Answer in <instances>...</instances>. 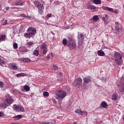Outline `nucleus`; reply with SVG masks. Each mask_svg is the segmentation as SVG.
I'll return each instance as SVG.
<instances>
[{"mask_svg": "<svg viewBox=\"0 0 124 124\" xmlns=\"http://www.w3.org/2000/svg\"><path fill=\"white\" fill-rule=\"evenodd\" d=\"M65 96H66V93L62 90L57 91L54 94V97L59 100H62Z\"/></svg>", "mask_w": 124, "mask_h": 124, "instance_id": "f257e3e1", "label": "nucleus"}, {"mask_svg": "<svg viewBox=\"0 0 124 124\" xmlns=\"http://www.w3.org/2000/svg\"><path fill=\"white\" fill-rule=\"evenodd\" d=\"M69 42L67 44V47L70 50H74L76 47V42L75 40L72 39L71 37H68Z\"/></svg>", "mask_w": 124, "mask_h": 124, "instance_id": "f03ea898", "label": "nucleus"}, {"mask_svg": "<svg viewBox=\"0 0 124 124\" xmlns=\"http://www.w3.org/2000/svg\"><path fill=\"white\" fill-rule=\"evenodd\" d=\"M115 61L118 65H121L123 63V59H122V55L119 52H116L114 54Z\"/></svg>", "mask_w": 124, "mask_h": 124, "instance_id": "7ed1b4c3", "label": "nucleus"}, {"mask_svg": "<svg viewBox=\"0 0 124 124\" xmlns=\"http://www.w3.org/2000/svg\"><path fill=\"white\" fill-rule=\"evenodd\" d=\"M34 5L35 6H36V7H37V8L38 9V11L39 13L40 14H42V13H43L44 12L43 10H44V6L43 5V4H41V3L39 1L35 0L34 1Z\"/></svg>", "mask_w": 124, "mask_h": 124, "instance_id": "20e7f679", "label": "nucleus"}, {"mask_svg": "<svg viewBox=\"0 0 124 124\" xmlns=\"http://www.w3.org/2000/svg\"><path fill=\"white\" fill-rule=\"evenodd\" d=\"M103 9L106 10V11H108V12H112V13H115V14H119V10H114V9L107 6H102Z\"/></svg>", "mask_w": 124, "mask_h": 124, "instance_id": "39448f33", "label": "nucleus"}, {"mask_svg": "<svg viewBox=\"0 0 124 124\" xmlns=\"http://www.w3.org/2000/svg\"><path fill=\"white\" fill-rule=\"evenodd\" d=\"M82 78H78L74 81V83L78 88H80L82 86Z\"/></svg>", "mask_w": 124, "mask_h": 124, "instance_id": "423d86ee", "label": "nucleus"}, {"mask_svg": "<svg viewBox=\"0 0 124 124\" xmlns=\"http://www.w3.org/2000/svg\"><path fill=\"white\" fill-rule=\"evenodd\" d=\"M41 50H42V53L44 55H46L47 52H48V49L47 46L45 44H43L40 46Z\"/></svg>", "mask_w": 124, "mask_h": 124, "instance_id": "0eeeda50", "label": "nucleus"}, {"mask_svg": "<svg viewBox=\"0 0 124 124\" xmlns=\"http://www.w3.org/2000/svg\"><path fill=\"white\" fill-rule=\"evenodd\" d=\"M5 103L7 104V106H9L11 104H12V103H13L12 98L10 96L7 97L6 100H5Z\"/></svg>", "mask_w": 124, "mask_h": 124, "instance_id": "6e6552de", "label": "nucleus"}, {"mask_svg": "<svg viewBox=\"0 0 124 124\" xmlns=\"http://www.w3.org/2000/svg\"><path fill=\"white\" fill-rule=\"evenodd\" d=\"M78 44L82 45V43H83V41H84V35L82 34H79V32H78Z\"/></svg>", "mask_w": 124, "mask_h": 124, "instance_id": "1a4fd4ad", "label": "nucleus"}, {"mask_svg": "<svg viewBox=\"0 0 124 124\" xmlns=\"http://www.w3.org/2000/svg\"><path fill=\"white\" fill-rule=\"evenodd\" d=\"M28 32L30 34L34 35L36 32V30L34 28H31L28 29Z\"/></svg>", "mask_w": 124, "mask_h": 124, "instance_id": "9d476101", "label": "nucleus"}, {"mask_svg": "<svg viewBox=\"0 0 124 124\" xmlns=\"http://www.w3.org/2000/svg\"><path fill=\"white\" fill-rule=\"evenodd\" d=\"M87 7L88 8V9H89V10H92V11H93V12H94L95 11H96L97 8H96L95 6H93L92 5H88L87 6Z\"/></svg>", "mask_w": 124, "mask_h": 124, "instance_id": "9b49d317", "label": "nucleus"}, {"mask_svg": "<svg viewBox=\"0 0 124 124\" xmlns=\"http://www.w3.org/2000/svg\"><path fill=\"white\" fill-rule=\"evenodd\" d=\"M91 82V78L89 77H85L83 78V83L88 84Z\"/></svg>", "mask_w": 124, "mask_h": 124, "instance_id": "f8f14e48", "label": "nucleus"}, {"mask_svg": "<svg viewBox=\"0 0 124 124\" xmlns=\"http://www.w3.org/2000/svg\"><path fill=\"white\" fill-rule=\"evenodd\" d=\"M119 98V96H118V94L116 93H114L112 96V100H114L116 101V100H118Z\"/></svg>", "mask_w": 124, "mask_h": 124, "instance_id": "ddd939ff", "label": "nucleus"}, {"mask_svg": "<svg viewBox=\"0 0 124 124\" xmlns=\"http://www.w3.org/2000/svg\"><path fill=\"white\" fill-rule=\"evenodd\" d=\"M109 16L107 15H105L102 17V20L104 22L105 24H107V20H108Z\"/></svg>", "mask_w": 124, "mask_h": 124, "instance_id": "4468645a", "label": "nucleus"}, {"mask_svg": "<svg viewBox=\"0 0 124 124\" xmlns=\"http://www.w3.org/2000/svg\"><path fill=\"white\" fill-rule=\"evenodd\" d=\"M20 17L22 18H27V19H29L30 20H33V19H34V18L31 17L30 16H26L25 14H21L20 15Z\"/></svg>", "mask_w": 124, "mask_h": 124, "instance_id": "2eb2a0df", "label": "nucleus"}, {"mask_svg": "<svg viewBox=\"0 0 124 124\" xmlns=\"http://www.w3.org/2000/svg\"><path fill=\"white\" fill-rule=\"evenodd\" d=\"M98 53V55L100 57H104L105 56V53H104V51L103 50H98L97 51Z\"/></svg>", "mask_w": 124, "mask_h": 124, "instance_id": "dca6fc26", "label": "nucleus"}, {"mask_svg": "<svg viewBox=\"0 0 124 124\" xmlns=\"http://www.w3.org/2000/svg\"><path fill=\"white\" fill-rule=\"evenodd\" d=\"M11 66L13 70H17L18 67H17V65L16 63H12Z\"/></svg>", "mask_w": 124, "mask_h": 124, "instance_id": "f3484780", "label": "nucleus"}, {"mask_svg": "<svg viewBox=\"0 0 124 124\" xmlns=\"http://www.w3.org/2000/svg\"><path fill=\"white\" fill-rule=\"evenodd\" d=\"M101 106L102 108H105L106 107H107L108 105L105 101H103L101 103Z\"/></svg>", "mask_w": 124, "mask_h": 124, "instance_id": "a211bd4d", "label": "nucleus"}, {"mask_svg": "<svg viewBox=\"0 0 124 124\" xmlns=\"http://www.w3.org/2000/svg\"><path fill=\"white\" fill-rule=\"evenodd\" d=\"M5 38H6V36H5V35L1 34L0 35V42H1V41H4L5 40Z\"/></svg>", "mask_w": 124, "mask_h": 124, "instance_id": "6ab92c4d", "label": "nucleus"}, {"mask_svg": "<svg viewBox=\"0 0 124 124\" xmlns=\"http://www.w3.org/2000/svg\"><path fill=\"white\" fill-rule=\"evenodd\" d=\"M16 111L18 112H24V108H23V107L18 106L16 108Z\"/></svg>", "mask_w": 124, "mask_h": 124, "instance_id": "aec40b11", "label": "nucleus"}, {"mask_svg": "<svg viewBox=\"0 0 124 124\" xmlns=\"http://www.w3.org/2000/svg\"><path fill=\"white\" fill-rule=\"evenodd\" d=\"M22 62H31V60L29 58H24L22 59Z\"/></svg>", "mask_w": 124, "mask_h": 124, "instance_id": "412c9836", "label": "nucleus"}, {"mask_svg": "<svg viewBox=\"0 0 124 124\" xmlns=\"http://www.w3.org/2000/svg\"><path fill=\"white\" fill-rule=\"evenodd\" d=\"M26 75H27V74L23 73H19L16 75V77H24V76H26Z\"/></svg>", "mask_w": 124, "mask_h": 124, "instance_id": "4be33fe9", "label": "nucleus"}, {"mask_svg": "<svg viewBox=\"0 0 124 124\" xmlns=\"http://www.w3.org/2000/svg\"><path fill=\"white\" fill-rule=\"evenodd\" d=\"M14 119H15V121L17 120H20V119H22V115H18L15 117H14Z\"/></svg>", "mask_w": 124, "mask_h": 124, "instance_id": "5701e85b", "label": "nucleus"}, {"mask_svg": "<svg viewBox=\"0 0 124 124\" xmlns=\"http://www.w3.org/2000/svg\"><path fill=\"white\" fill-rule=\"evenodd\" d=\"M93 2L94 4H101V0H93Z\"/></svg>", "mask_w": 124, "mask_h": 124, "instance_id": "b1692460", "label": "nucleus"}, {"mask_svg": "<svg viewBox=\"0 0 124 124\" xmlns=\"http://www.w3.org/2000/svg\"><path fill=\"white\" fill-rule=\"evenodd\" d=\"M75 113H77L78 115H82L83 114V111L81 109H77L75 111Z\"/></svg>", "mask_w": 124, "mask_h": 124, "instance_id": "393cba45", "label": "nucleus"}, {"mask_svg": "<svg viewBox=\"0 0 124 124\" xmlns=\"http://www.w3.org/2000/svg\"><path fill=\"white\" fill-rule=\"evenodd\" d=\"M99 19V18H98V16H94L92 17V20H93V21H98Z\"/></svg>", "mask_w": 124, "mask_h": 124, "instance_id": "a878e982", "label": "nucleus"}, {"mask_svg": "<svg viewBox=\"0 0 124 124\" xmlns=\"http://www.w3.org/2000/svg\"><path fill=\"white\" fill-rule=\"evenodd\" d=\"M0 107L1 108H6L7 106V105L5 103H1L0 105Z\"/></svg>", "mask_w": 124, "mask_h": 124, "instance_id": "bb28decb", "label": "nucleus"}, {"mask_svg": "<svg viewBox=\"0 0 124 124\" xmlns=\"http://www.w3.org/2000/svg\"><path fill=\"white\" fill-rule=\"evenodd\" d=\"M62 44L64 46H66V45H67V40L66 39H63L62 41Z\"/></svg>", "mask_w": 124, "mask_h": 124, "instance_id": "cd10ccee", "label": "nucleus"}, {"mask_svg": "<svg viewBox=\"0 0 124 124\" xmlns=\"http://www.w3.org/2000/svg\"><path fill=\"white\" fill-rule=\"evenodd\" d=\"M33 44V42H28L27 43V47H28V48H31V47Z\"/></svg>", "mask_w": 124, "mask_h": 124, "instance_id": "c85d7f7f", "label": "nucleus"}, {"mask_svg": "<svg viewBox=\"0 0 124 124\" xmlns=\"http://www.w3.org/2000/svg\"><path fill=\"white\" fill-rule=\"evenodd\" d=\"M16 5H23V2L22 1H18L15 3Z\"/></svg>", "mask_w": 124, "mask_h": 124, "instance_id": "c756f323", "label": "nucleus"}, {"mask_svg": "<svg viewBox=\"0 0 124 124\" xmlns=\"http://www.w3.org/2000/svg\"><path fill=\"white\" fill-rule=\"evenodd\" d=\"M24 89L25 91H26V92H29V91H30V87L28 85H25L24 87Z\"/></svg>", "mask_w": 124, "mask_h": 124, "instance_id": "7c9ffc66", "label": "nucleus"}, {"mask_svg": "<svg viewBox=\"0 0 124 124\" xmlns=\"http://www.w3.org/2000/svg\"><path fill=\"white\" fill-rule=\"evenodd\" d=\"M43 95L45 97H48V96L49 95V93H48L47 92H43Z\"/></svg>", "mask_w": 124, "mask_h": 124, "instance_id": "2f4dec72", "label": "nucleus"}, {"mask_svg": "<svg viewBox=\"0 0 124 124\" xmlns=\"http://www.w3.org/2000/svg\"><path fill=\"white\" fill-rule=\"evenodd\" d=\"M30 35H31V34H30V33H25L24 34V36L26 38H29V37H30Z\"/></svg>", "mask_w": 124, "mask_h": 124, "instance_id": "473e14b6", "label": "nucleus"}, {"mask_svg": "<svg viewBox=\"0 0 124 124\" xmlns=\"http://www.w3.org/2000/svg\"><path fill=\"white\" fill-rule=\"evenodd\" d=\"M33 54L35 56H38L39 52H38V50H34L33 52Z\"/></svg>", "mask_w": 124, "mask_h": 124, "instance_id": "72a5a7b5", "label": "nucleus"}, {"mask_svg": "<svg viewBox=\"0 0 124 124\" xmlns=\"http://www.w3.org/2000/svg\"><path fill=\"white\" fill-rule=\"evenodd\" d=\"M3 86H4V83L3 82L0 81V88H3Z\"/></svg>", "mask_w": 124, "mask_h": 124, "instance_id": "f704fd0d", "label": "nucleus"}, {"mask_svg": "<svg viewBox=\"0 0 124 124\" xmlns=\"http://www.w3.org/2000/svg\"><path fill=\"white\" fill-rule=\"evenodd\" d=\"M13 47L14 49H17V48H18V44H17V43L14 44Z\"/></svg>", "mask_w": 124, "mask_h": 124, "instance_id": "c9c22d12", "label": "nucleus"}, {"mask_svg": "<svg viewBox=\"0 0 124 124\" xmlns=\"http://www.w3.org/2000/svg\"><path fill=\"white\" fill-rule=\"evenodd\" d=\"M53 69H54V70H58V69H59V68L56 65H53Z\"/></svg>", "mask_w": 124, "mask_h": 124, "instance_id": "e433bc0d", "label": "nucleus"}, {"mask_svg": "<svg viewBox=\"0 0 124 124\" xmlns=\"http://www.w3.org/2000/svg\"><path fill=\"white\" fill-rule=\"evenodd\" d=\"M0 65H2V64H4V61L0 59Z\"/></svg>", "mask_w": 124, "mask_h": 124, "instance_id": "4c0bfd02", "label": "nucleus"}, {"mask_svg": "<svg viewBox=\"0 0 124 124\" xmlns=\"http://www.w3.org/2000/svg\"><path fill=\"white\" fill-rule=\"evenodd\" d=\"M87 115V111H84L83 112L82 111V116H84V117H86Z\"/></svg>", "mask_w": 124, "mask_h": 124, "instance_id": "58836bf2", "label": "nucleus"}, {"mask_svg": "<svg viewBox=\"0 0 124 124\" xmlns=\"http://www.w3.org/2000/svg\"><path fill=\"white\" fill-rule=\"evenodd\" d=\"M121 93H124V86H123L121 90H120Z\"/></svg>", "mask_w": 124, "mask_h": 124, "instance_id": "ea45409f", "label": "nucleus"}, {"mask_svg": "<svg viewBox=\"0 0 124 124\" xmlns=\"http://www.w3.org/2000/svg\"><path fill=\"white\" fill-rule=\"evenodd\" d=\"M14 108H15V110H17L18 107L16 105H14Z\"/></svg>", "mask_w": 124, "mask_h": 124, "instance_id": "a19ab883", "label": "nucleus"}, {"mask_svg": "<svg viewBox=\"0 0 124 124\" xmlns=\"http://www.w3.org/2000/svg\"><path fill=\"white\" fill-rule=\"evenodd\" d=\"M6 24H7V20H5L3 25H6Z\"/></svg>", "mask_w": 124, "mask_h": 124, "instance_id": "79ce46f5", "label": "nucleus"}, {"mask_svg": "<svg viewBox=\"0 0 124 124\" xmlns=\"http://www.w3.org/2000/svg\"><path fill=\"white\" fill-rule=\"evenodd\" d=\"M41 124H51V122H48V123L43 122Z\"/></svg>", "mask_w": 124, "mask_h": 124, "instance_id": "37998d69", "label": "nucleus"}, {"mask_svg": "<svg viewBox=\"0 0 124 124\" xmlns=\"http://www.w3.org/2000/svg\"><path fill=\"white\" fill-rule=\"evenodd\" d=\"M47 16L48 17V18H51V14H48L47 15Z\"/></svg>", "mask_w": 124, "mask_h": 124, "instance_id": "c03bdc74", "label": "nucleus"}, {"mask_svg": "<svg viewBox=\"0 0 124 124\" xmlns=\"http://www.w3.org/2000/svg\"><path fill=\"white\" fill-rule=\"evenodd\" d=\"M5 9H6V11H7V10H8L9 9V7H6Z\"/></svg>", "mask_w": 124, "mask_h": 124, "instance_id": "a18cd8bd", "label": "nucleus"}, {"mask_svg": "<svg viewBox=\"0 0 124 124\" xmlns=\"http://www.w3.org/2000/svg\"><path fill=\"white\" fill-rule=\"evenodd\" d=\"M58 103L60 105L62 104V101H58Z\"/></svg>", "mask_w": 124, "mask_h": 124, "instance_id": "49530a36", "label": "nucleus"}, {"mask_svg": "<svg viewBox=\"0 0 124 124\" xmlns=\"http://www.w3.org/2000/svg\"><path fill=\"white\" fill-rule=\"evenodd\" d=\"M116 30H118V31H120V28L118 26H116Z\"/></svg>", "mask_w": 124, "mask_h": 124, "instance_id": "de8ad7c7", "label": "nucleus"}, {"mask_svg": "<svg viewBox=\"0 0 124 124\" xmlns=\"http://www.w3.org/2000/svg\"><path fill=\"white\" fill-rule=\"evenodd\" d=\"M53 102H54V103H55V104H57V101H56V100H54L53 101Z\"/></svg>", "mask_w": 124, "mask_h": 124, "instance_id": "09e8293b", "label": "nucleus"}, {"mask_svg": "<svg viewBox=\"0 0 124 124\" xmlns=\"http://www.w3.org/2000/svg\"><path fill=\"white\" fill-rule=\"evenodd\" d=\"M59 74L60 75V77H62V74L60 73Z\"/></svg>", "mask_w": 124, "mask_h": 124, "instance_id": "8fccbe9b", "label": "nucleus"}, {"mask_svg": "<svg viewBox=\"0 0 124 124\" xmlns=\"http://www.w3.org/2000/svg\"><path fill=\"white\" fill-rule=\"evenodd\" d=\"M2 115L1 112L0 111V117H1V116Z\"/></svg>", "mask_w": 124, "mask_h": 124, "instance_id": "3c124183", "label": "nucleus"}, {"mask_svg": "<svg viewBox=\"0 0 124 124\" xmlns=\"http://www.w3.org/2000/svg\"><path fill=\"white\" fill-rule=\"evenodd\" d=\"M73 124H77V122H74Z\"/></svg>", "mask_w": 124, "mask_h": 124, "instance_id": "603ef678", "label": "nucleus"}, {"mask_svg": "<svg viewBox=\"0 0 124 124\" xmlns=\"http://www.w3.org/2000/svg\"><path fill=\"white\" fill-rule=\"evenodd\" d=\"M47 59H50V56H48L47 57Z\"/></svg>", "mask_w": 124, "mask_h": 124, "instance_id": "864d4df0", "label": "nucleus"}]
</instances>
